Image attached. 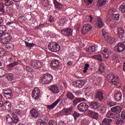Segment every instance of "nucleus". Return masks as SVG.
I'll return each mask as SVG.
<instances>
[{"label":"nucleus","mask_w":125,"mask_h":125,"mask_svg":"<svg viewBox=\"0 0 125 125\" xmlns=\"http://www.w3.org/2000/svg\"><path fill=\"white\" fill-rule=\"evenodd\" d=\"M107 79L108 82L112 83L113 84H118V83H119V77L116 76L115 74H108Z\"/></svg>","instance_id":"obj_1"},{"label":"nucleus","mask_w":125,"mask_h":125,"mask_svg":"<svg viewBox=\"0 0 125 125\" xmlns=\"http://www.w3.org/2000/svg\"><path fill=\"white\" fill-rule=\"evenodd\" d=\"M73 113V107L70 106L68 108H63L60 112V115L62 116H70Z\"/></svg>","instance_id":"obj_2"},{"label":"nucleus","mask_w":125,"mask_h":125,"mask_svg":"<svg viewBox=\"0 0 125 125\" xmlns=\"http://www.w3.org/2000/svg\"><path fill=\"white\" fill-rule=\"evenodd\" d=\"M125 49V42H119L116 45L115 47V51L118 52H123Z\"/></svg>","instance_id":"obj_3"},{"label":"nucleus","mask_w":125,"mask_h":125,"mask_svg":"<svg viewBox=\"0 0 125 125\" xmlns=\"http://www.w3.org/2000/svg\"><path fill=\"white\" fill-rule=\"evenodd\" d=\"M41 97V90L39 87H35L32 92V98L38 100Z\"/></svg>","instance_id":"obj_4"},{"label":"nucleus","mask_w":125,"mask_h":125,"mask_svg":"<svg viewBox=\"0 0 125 125\" xmlns=\"http://www.w3.org/2000/svg\"><path fill=\"white\" fill-rule=\"evenodd\" d=\"M49 49L52 52H56L60 50V47L57 43H54L53 44H49L48 45Z\"/></svg>","instance_id":"obj_5"},{"label":"nucleus","mask_w":125,"mask_h":125,"mask_svg":"<svg viewBox=\"0 0 125 125\" xmlns=\"http://www.w3.org/2000/svg\"><path fill=\"white\" fill-rule=\"evenodd\" d=\"M61 33L64 36L69 37V36H72V35H73V29L69 27L65 28L62 29Z\"/></svg>","instance_id":"obj_6"},{"label":"nucleus","mask_w":125,"mask_h":125,"mask_svg":"<svg viewBox=\"0 0 125 125\" xmlns=\"http://www.w3.org/2000/svg\"><path fill=\"white\" fill-rule=\"evenodd\" d=\"M77 108L80 112H85L88 109V104L85 103H81L78 104Z\"/></svg>","instance_id":"obj_7"},{"label":"nucleus","mask_w":125,"mask_h":125,"mask_svg":"<svg viewBox=\"0 0 125 125\" xmlns=\"http://www.w3.org/2000/svg\"><path fill=\"white\" fill-rule=\"evenodd\" d=\"M103 36L104 37L105 40L107 41L108 42H110L111 43H113L114 42H115V39L112 37H108V34L107 32L106 31L105 29H104L102 30Z\"/></svg>","instance_id":"obj_8"},{"label":"nucleus","mask_w":125,"mask_h":125,"mask_svg":"<svg viewBox=\"0 0 125 125\" xmlns=\"http://www.w3.org/2000/svg\"><path fill=\"white\" fill-rule=\"evenodd\" d=\"M92 29V26L89 24H85L83 25L82 29L83 35H85Z\"/></svg>","instance_id":"obj_9"},{"label":"nucleus","mask_w":125,"mask_h":125,"mask_svg":"<svg viewBox=\"0 0 125 125\" xmlns=\"http://www.w3.org/2000/svg\"><path fill=\"white\" fill-rule=\"evenodd\" d=\"M106 118H108V119H119L120 117H121V115L120 113H116V114H114L111 111H108V112L106 114Z\"/></svg>","instance_id":"obj_10"},{"label":"nucleus","mask_w":125,"mask_h":125,"mask_svg":"<svg viewBox=\"0 0 125 125\" xmlns=\"http://www.w3.org/2000/svg\"><path fill=\"white\" fill-rule=\"evenodd\" d=\"M5 36V37L2 39V41H1L2 44H7L8 43V42H9L12 38L11 35L8 33H6Z\"/></svg>","instance_id":"obj_11"},{"label":"nucleus","mask_w":125,"mask_h":125,"mask_svg":"<svg viewBox=\"0 0 125 125\" xmlns=\"http://www.w3.org/2000/svg\"><path fill=\"white\" fill-rule=\"evenodd\" d=\"M97 49H98V46L97 45H94L87 48L86 49V52L89 54H91V53H93V52L97 51Z\"/></svg>","instance_id":"obj_12"},{"label":"nucleus","mask_w":125,"mask_h":125,"mask_svg":"<svg viewBox=\"0 0 125 125\" xmlns=\"http://www.w3.org/2000/svg\"><path fill=\"white\" fill-rule=\"evenodd\" d=\"M85 84V82L83 80H77L74 82V85L78 88H82Z\"/></svg>","instance_id":"obj_13"},{"label":"nucleus","mask_w":125,"mask_h":125,"mask_svg":"<svg viewBox=\"0 0 125 125\" xmlns=\"http://www.w3.org/2000/svg\"><path fill=\"white\" fill-rule=\"evenodd\" d=\"M31 66L35 68V69H40V68L42 67V64L40 61H33L32 62Z\"/></svg>","instance_id":"obj_14"},{"label":"nucleus","mask_w":125,"mask_h":125,"mask_svg":"<svg viewBox=\"0 0 125 125\" xmlns=\"http://www.w3.org/2000/svg\"><path fill=\"white\" fill-rule=\"evenodd\" d=\"M102 54H103L104 58L108 59V58H109V56L111 55V51H110L109 49L105 48L102 51Z\"/></svg>","instance_id":"obj_15"},{"label":"nucleus","mask_w":125,"mask_h":125,"mask_svg":"<svg viewBox=\"0 0 125 125\" xmlns=\"http://www.w3.org/2000/svg\"><path fill=\"white\" fill-rule=\"evenodd\" d=\"M60 100H61V99H58L51 104L47 105L46 106L47 109H49V110H52V109H54V108H55V107H56L57 105V104L60 102Z\"/></svg>","instance_id":"obj_16"},{"label":"nucleus","mask_w":125,"mask_h":125,"mask_svg":"<svg viewBox=\"0 0 125 125\" xmlns=\"http://www.w3.org/2000/svg\"><path fill=\"white\" fill-rule=\"evenodd\" d=\"M50 90L52 93H59V88L57 85L53 84L50 86Z\"/></svg>","instance_id":"obj_17"},{"label":"nucleus","mask_w":125,"mask_h":125,"mask_svg":"<svg viewBox=\"0 0 125 125\" xmlns=\"http://www.w3.org/2000/svg\"><path fill=\"white\" fill-rule=\"evenodd\" d=\"M95 97L97 99L101 101L104 99V93L101 91H98L96 94Z\"/></svg>","instance_id":"obj_18"},{"label":"nucleus","mask_w":125,"mask_h":125,"mask_svg":"<svg viewBox=\"0 0 125 125\" xmlns=\"http://www.w3.org/2000/svg\"><path fill=\"white\" fill-rule=\"evenodd\" d=\"M110 110L111 112H113V113L117 112V114H120V113L122 112V110H123V108L121 106H115L111 108Z\"/></svg>","instance_id":"obj_19"},{"label":"nucleus","mask_w":125,"mask_h":125,"mask_svg":"<svg viewBox=\"0 0 125 125\" xmlns=\"http://www.w3.org/2000/svg\"><path fill=\"white\" fill-rule=\"evenodd\" d=\"M30 114L31 115V117L35 119L38 118L39 117V111H38V110L36 108H32L30 110Z\"/></svg>","instance_id":"obj_20"},{"label":"nucleus","mask_w":125,"mask_h":125,"mask_svg":"<svg viewBox=\"0 0 125 125\" xmlns=\"http://www.w3.org/2000/svg\"><path fill=\"white\" fill-rule=\"evenodd\" d=\"M118 36L120 39H123L125 36V29L122 27H119L118 28Z\"/></svg>","instance_id":"obj_21"},{"label":"nucleus","mask_w":125,"mask_h":125,"mask_svg":"<svg viewBox=\"0 0 125 125\" xmlns=\"http://www.w3.org/2000/svg\"><path fill=\"white\" fill-rule=\"evenodd\" d=\"M88 114L90 117H91L92 119H94L95 120H98V113L97 112H93L91 110H89L88 111Z\"/></svg>","instance_id":"obj_22"},{"label":"nucleus","mask_w":125,"mask_h":125,"mask_svg":"<svg viewBox=\"0 0 125 125\" xmlns=\"http://www.w3.org/2000/svg\"><path fill=\"white\" fill-rule=\"evenodd\" d=\"M96 26L98 27V28H102V27L104 26V22L102 21L101 18H98L96 22Z\"/></svg>","instance_id":"obj_23"},{"label":"nucleus","mask_w":125,"mask_h":125,"mask_svg":"<svg viewBox=\"0 0 125 125\" xmlns=\"http://www.w3.org/2000/svg\"><path fill=\"white\" fill-rule=\"evenodd\" d=\"M100 106V104L97 102H93L90 104V107L92 109H94V110H96L98 109Z\"/></svg>","instance_id":"obj_24"},{"label":"nucleus","mask_w":125,"mask_h":125,"mask_svg":"<svg viewBox=\"0 0 125 125\" xmlns=\"http://www.w3.org/2000/svg\"><path fill=\"white\" fill-rule=\"evenodd\" d=\"M116 13V9L115 8L110 9L108 12V14L106 16L107 20H110L112 15H114Z\"/></svg>","instance_id":"obj_25"},{"label":"nucleus","mask_w":125,"mask_h":125,"mask_svg":"<svg viewBox=\"0 0 125 125\" xmlns=\"http://www.w3.org/2000/svg\"><path fill=\"white\" fill-rule=\"evenodd\" d=\"M123 95H122V92L118 91L117 92L114 96V99L115 101L119 102V101H121L122 100V97Z\"/></svg>","instance_id":"obj_26"},{"label":"nucleus","mask_w":125,"mask_h":125,"mask_svg":"<svg viewBox=\"0 0 125 125\" xmlns=\"http://www.w3.org/2000/svg\"><path fill=\"white\" fill-rule=\"evenodd\" d=\"M53 1L56 8H58V9H62L63 5L61 4V3H59L57 0H53Z\"/></svg>","instance_id":"obj_27"},{"label":"nucleus","mask_w":125,"mask_h":125,"mask_svg":"<svg viewBox=\"0 0 125 125\" xmlns=\"http://www.w3.org/2000/svg\"><path fill=\"white\" fill-rule=\"evenodd\" d=\"M6 124L7 125H11L12 124H13V119L12 118H11V117H10V115H7L6 117Z\"/></svg>","instance_id":"obj_28"},{"label":"nucleus","mask_w":125,"mask_h":125,"mask_svg":"<svg viewBox=\"0 0 125 125\" xmlns=\"http://www.w3.org/2000/svg\"><path fill=\"white\" fill-rule=\"evenodd\" d=\"M52 67L54 69H58L59 68V61L58 60H54L52 62Z\"/></svg>","instance_id":"obj_29"},{"label":"nucleus","mask_w":125,"mask_h":125,"mask_svg":"<svg viewBox=\"0 0 125 125\" xmlns=\"http://www.w3.org/2000/svg\"><path fill=\"white\" fill-rule=\"evenodd\" d=\"M12 117H13V124H18L19 123V121H20V119H19V118L17 116V114L15 113H12Z\"/></svg>","instance_id":"obj_30"},{"label":"nucleus","mask_w":125,"mask_h":125,"mask_svg":"<svg viewBox=\"0 0 125 125\" xmlns=\"http://www.w3.org/2000/svg\"><path fill=\"white\" fill-rule=\"evenodd\" d=\"M106 2L107 0H99L97 3V6H98V7H101V6L105 5Z\"/></svg>","instance_id":"obj_31"},{"label":"nucleus","mask_w":125,"mask_h":125,"mask_svg":"<svg viewBox=\"0 0 125 125\" xmlns=\"http://www.w3.org/2000/svg\"><path fill=\"white\" fill-rule=\"evenodd\" d=\"M112 123V119L110 118H104L103 121V125H111Z\"/></svg>","instance_id":"obj_32"},{"label":"nucleus","mask_w":125,"mask_h":125,"mask_svg":"<svg viewBox=\"0 0 125 125\" xmlns=\"http://www.w3.org/2000/svg\"><path fill=\"white\" fill-rule=\"evenodd\" d=\"M4 97H6L7 99H10L11 97H12V92H11V91H10V92H7L6 91H5V92L3 93Z\"/></svg>","instance_id":"obj_33"},{"label":"nucleus","mask_w":125,"mask_h":125,"mask_svg":"<svg viewBox=\"0 0 125 125\" xmlns=\"http://www.w3.org/2000/svg\"><path fill=\"white\" fill-rule=\"evenodd\" d=\"M43 77L47 79L50 82H52V80H53V76L48 73L45 74L43 76Z\"/></svg>","instance_id":"obj_34"},{"label":"nucleus","mask_w":125,"mask_h":125,"mask_svg":"<svg viewBox=\"0 0 125 125\" xmlns=\"http://www.w3.org/2000/svg\"><path fill=\"white\" fill-rule=\"evenodd\" d=\"M99 71L101 73H103V72L105 71V64L103 63H101L100 64Z\"/></svg>","instance_id":"obj_35"},{"label":"nucleus","mask_w":125,"mask_h":125,"mask_svg":"<svg viewBox=\"0 0 125 125\" xmlns=\"http://www.w3.org/2000/svg\"><path fill=\"white\" fill-rule=\"evenodd\" d=\"M13 114H17L18 116H21V115L23 114V111H22L21 109H16L14 110Z\"/></svg>","instance_id":"obj_36"},{"label":"nucleus","mask_w":125,"mask_h":125,"mask_svg":"<svg viewBox=\"0 0 125 125\" xmlns=\"http://www.w3.org/2000/svg\"><path fill=\"white\" fill-rule=\"evenodd\" d=\"M106 103L109 107H113V106L117 105L116 102L112 101H107Z\"/></svg>","instance_id":"obj_37"},{"label":"nucleus","mask_w":125,"mask_h":125,"mask_svg":"<svg viewBox=\"0 0 125 125\" xmlns=\"http://www.w3.org/2000/svg\"><path fill=\"white\" fill-rule=\"evenodd\" d=\"M42 83H44V84H48V83H50L51 82L48 80L47 78L42 77Z\"/></svg>","instance_id":"obj_38"},{"label":"nucleus","mask_w":125,"mask_h":125,"mask_svg":"<svg viewBox=\"0 0 125 125\" xmlns=\"http://www.w3.org/2000/svg\"><path fill=\"white\" fill-rule=\"evenodd\" d=\"M66 96L68 99H70V100H73L74 98H75V96L73 93L68 92L66 94Z\"/></svg>","instance_id":"obj_39"},{"label":"nucleus","mask_w":125,"mask_h":125,"mask_svg":"<svg viewBox=\"0 0 125 125\" xmlns=\"http://www.w3.org/2000/svg\"><path fill=\"white\" fill-rule=\"evenodd\" d=\"M93 59H96V60H98V61H100V62H102V57L101 56V55L98 54L96 55L93 57Z\"/></svg>","instance_id":"obj_40"},{"label":"nucleus","mask_w":125,"mask_h":125,"mask_svg":"<svg viewBox=\"0 0 125 125\" xmlns=\"http://www.w3.org/2000/svg\"><path fill=\"white\" fill-rule=\"evenodd\" d=\"M5 5L7 6H9L13 4V1L11 0H4Z\"/></svg>","instance_id":"obj_41"},{"label":"nucleus","mask_w":125,"mask_h":125,"mask_svg":"<svg viewBox=\"0 0 125 125\" xmlns=\"http://www.w3.org/2000/svg\"><path fill=\"white\" fill-rule=\"evenodd\" d=\"M81 101H84V99L79 98V99H75L73 101V103L74 104H75V105H77V104H78V103H80Z\"/></svg>","instance_id":"obj_42"},{"label":"nucleus","mask_w":125,"mask_h":125,"mask_svg":"<svg viewBox=\"0 0 125 125\" xmlns=\"http://www.w3.org/2000/svg\"><path fill=\"white\" fill-rule=\"evenodd\" d=\"M0 11L4 13L5 12V10L4 9V4L2 3H0Z\"/></svg>","instance_id":"obj_43"},{"label":"nucleus","mask_w":125,"mask_h":125,"mask_svg":"<svg viewBox=\"0 0 125 125\" xmlns=\"http://www.w3.org/2000/svg\"><path fill=\"white\" fill-rule=\"evenodd\" d=\"M4 105L5 106L6 108H8V109L11 108V103L9 101H6Z\"/></svg>","instance_id":"obj_44"},{"label":"nucleus","mask_w":125,"mask_h":125,"mask_svg":"<svg viewBox=\"0 0 125 125\" xmlns=\"http://www.w3.org/2000/svg\"><path fill=\"white\" fill-rule=\"evenodd\" d=\"M37 124V125H46V124L44 123L42 119H39Z\"/></svg>","instance_id":"obj_45"},{"label":"nucleus","mask_w":125,"mask_h":125,"mask_svg":"<svg viewBox=\"0 0 125 125\" xmlns=\"http://www.w3.org/2000/svg\"><path fill=\"white\" fill-rule=\"evenodd\" d=\"M113 18L114 20L118 21L119 19H120V14L118 13H115V14H113Z\"/></svg>","instance_id":"obj_46"},{"label":"nucleus","mask_w":125,"mask_h":125,"mask_svg":"<svg viewBox=\"0 0 125 125\" xmlns=\"http://www.w3.org/2000/svg\"><path fill=\"white\" fill-rule=\"evenodd\" d=\"M58 24L60 26H63L64 24H65V20L63 19L60 20Z\"/></svg>","instance_id":"obj_47"},{"label":"nucleus","mask_w":125,"mask_h":125,"mask_svg":"<svg viewBox=\"0 0 125 125\" xmlns=\"http://www.w3.org/2000/svg\"><path fill=\"white\" fill-rule=\"evenodd\" d=\"M14 79V77H13V75H12V74H8L7 75V79L9 80V81H13Z\"/></svg>","instance_id":"obj_48"},{"label":"nucleus","mask_w":125,"mask_h":125,"mask_svg":"<svg viewBox=\"0 0 125 125\" xmlns=\"http://www.w3.org/2000/svg\"><path fill=\"white\" fill-rule=\"evenodd\" d=\"M81 116V115L80 114V113L77 112H75L73 113V117L75 119V120H76V119H78V118H79V117H80Z\"/></svg>","instance_id":"obj_49"},{"label":"nucleus","mask_w":125,"mask_h":125,"mask_svg":"<svg viewBox=\"0 0 125 125\" xmlns=\"http://www.w3.org/2000/svg\"><path fill=\"white\" fill-rule=\"evenodd\" d=\"M86 5H89L91 3L93 2V0H83Z\"/></svg>","instance_id":"obj_50"},{"label":"nucleus","mask_w":125,"mask_h":125,"mask_svg":"<svg viewBox=\"0 0 125 125\" xmlns=\"http://www.w3.org/2000/svg\"><path fill=\"white\" fill-rule=\"evenodd\" d=\"M89 67V64L87 63L85 65V66L84 67V70H83V73H86V72L87 71V70H88Z\"/></svg>","instance_id":"obj_51"},{"label":"nucleus","mask_w":125,"mask_h":125,"mask_svg":"<svg viewBox=\"0 0 125 125\" xmlns=\"http://www.w3.org/2000/svg\"><path fill=\"white\" fill-rule=\"evenodd\" d=\"M25 45L27 47H33L34 44L32 43H29L28 42H25Z\"/></svg>","instance_id":"obj_52"},{"label":"nucleus","mask_w":125,"mask_h":125,"mask_svg":"<svg viewBox=\"0 0 125 125\" xmlns=\"http://www.w3.org/2000/svg\"><path fill=\"white\" fill-rule=\"evenodd\" d=\"M120 8L123 13H125V5H121Z\"/></svg>","instance_id":"obj_53"},{"label":"nucleus","mask_w":125,"mask_h":125,"mask_svg":"<svg viewBox=\"0 0 125 125\" xmlns=\"http://www.w3.org/2000/svg\"><path fill=\"white\" fill-rule=\"evenodd\" d=\"M121 117L124 121H125V112L122 111L121 114Z\"/></svg>","instance_id":"obj_54"},{"label":"nucleus","mask_w":125,"mask_h":125,"mask_svg":"<svg viewBox=\"0 0 125 125\" xmlns=\"http://www.w3.org/2000/svg\"><path fill=\"white\" fill-rule=\"evenodd\" d=\"M49 125H57V123L53 120H50L49 122Z\"/></svg>","instance_id":"obj_55"},{"label":"nucleus","mask_w":125,"mask_h":125,"mask_svg":"<svg viewBox=\"0 0 125 125\" xmlns=\"http://www.w3.org/2000/svg\"><path fill=\"white\" fill-rule=\"evenodd\" d=\"M49 22H50L51 23H52V22H53L54 21V18L53 17V16H50L49 17Z\"/></svg>","instance_id":"obj_56"},{"label":"nucleus","mask_w":125,"mask_h":125,"mask_svg":"<svg viewBox=\"0 0 125 125\" xmlns=\"http://www.w3.org/2000/svg\"><path fill=\"white\" fill-rule=\"evenodd\" d=\"M82 93H83L80 90H78L75 92V94L76 95H77V96H80Z\"/></svg>","instance_id":"obj_57"},{"label":"nucleus","mask_w":125,"mask_h":125,"mask_svg":"<svg viewBox=\"0 0 125 125\" xmlns=\"http://www.w3.org/2000/svg\"><path fill=\"white\" fill-rule=\"evenodd\" d=\"M14 67L13 64L12 63L9 64L8 65V69H9V70H11V69H12V68Z\"/></svg>","instance_id":"obj_58"},{"label":"nucleus","mask_w":125,"mask_h":125,"mask_svg":"<svg viewBox=\"0 0 125 125\" xmlns=\"http://www.w3.org/2000/svg\"><path fill=\"white\" fill-rule=\"evenodd\" d=\"M101 111H106V106L103 105L101 107Z\"/></svg>","instance_id":"obj_59"},{"label":"nucleus","mask_w":125,"mask_h":125,"mask_svg":"<svg viewBox=\"0 0 125 125\" xmlns=\"http://www.w3.org/2000/svg\"><path fill=\"white\" fill-rule=\"evenodd\" d=\"M9 62H10V63H12L13 62H14V58H10L8 59Z\"/></svg>","instance_id":"obj_60"},{"label":"nucleus","mask_w":125,"mask_h":125,"mask_svg":"<svg viewBox=\"0 0 125 125\" xmlns=\"http://www.w3.org/2000/svg\"><path fill=\"white\" fill-rule=\"evenodd\" d=\"M3 51H4V50H3V49L2 48H0V57L1 56V55L3 53Z\"/></svg>","instance_id":"obj_61"},{"label":"nucleus","mask_w":125,"mask_h":125,"mask_svg":"<svg viewBox=\"0 0 125 125\" xmlns=\"http://www.w3.org/2000/svg\"><path fill=\"white\" fill-rule=\"evenodd\" d=\"M14 23V21H8L6 23L7 25H11Z\"/></svg>","instance_id":"obj_62"},{"label":"nucleus","mask_w":125,"mask_h":125,"mask_svg":"<svg viewBox=\"0 0 125 125\" xmlns=\"http://www.w3.org/2000/svg\"><path fill=\"white\" fill-rule=\"evenodd\" d=\"M68 66H72L73 65V62L69 61L67 62Z\"/></svg>","instance_id":"obj_63"},{"label":"nucleus","mask_w":125,"mask_h":125,"mask_svg":"<svg viewBox=\"0 0 125 125\" xmlns=\"http://www.w3.org/2000/svg\"><path fill=\"white\" fill-rule=\"evenodd\" d=\"M59 125H66V124H65V123L62 122H60L59 123Z\"/></svg>","instance_id":"obj_64"}]
</instances>
